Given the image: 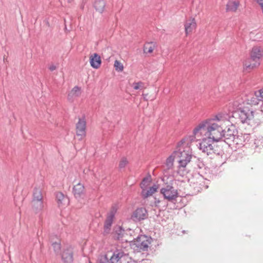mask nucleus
<instances>
[{
	"mask_svg": "<svg viewBox=\"0 0 263 263\" xmlns=\"http://www.w3.org/2000/svg\"><path fill=\"white\" fill-rule=\"evenodd\" d=\"M142 84V82H139L134 84V88L136 90L140 89V85Z\"/></svg>",
	"mask_w": 263,
	"mask_h": 263,
	"instance_id": "nucleus-38",
	"label": "nucleus"
},
{
	"mask_svg": "<svg viewBox=\"0 0 263 263\" xmlns=\"http://www.w3.org/2000/svg\"><path fill=\"white\" fill-rule=\"evenodd\" d=\"M106 6V0H94L93 6L96 11L100 13H102L105 11Z\"/></svg>",
	"mask_w": 263,
	"mask_h": 263,
	"instance_id": "nucleus-17",
	"label": "nucleus"
},
{
	"mask_svg": "<svg viewBox=\"0 0 263 263\" xmlns=\"http://www.w3.org/2000/svg\"><path fill=\"white\" fill-rule=\"evenodd\" d=\"M152 42L148 43L144 46L143 51L145 53H151L154 50V46H152Z\"/></svg>",
	"mask_w": 263,
	"mask_h": 263,
	"instance_id": "nucleus-28",
	"label": "nucleus"
},
{
	"mask_svg": "<svg viewBox=\"0 0 263 263\" xmlns=\"http://www.w3.org/2000/svg\"><path fill=\"white\" fill-rule=\"evenodd\" d=\"M56 200L59 206L68 204L69 200L68 197L65 196L62 192L56 194Z\"/></svg>",
	"mask_w": 263,
	"mask_h": 263,
	"instance_id": "nucleus-20",
	"label": "nucleus"
},
{
	"mask_svg": "<svg viewBox=\"0 0 263 263\" xmlns=\"http://www.w3.org/2000/svg\"><path fill=\"white\" fill-rule=\"evenodd\" d=\"M80 90L81 88L78 86H76L69 92L70 93V95H73L74 97H79L81 93Z\"/></svg>",
	"mask_w": 263,
	"mask_h": 263,
	"instance_id": "nucleus-29",
	"label": "nucleus"
},
{
	"mask_svg": "<svg viewBox=\"0 0 263 263\" xmlns=\"http://www.w3.org/2000/svg\"><path fill=\"white\" fill-rule=\"evenodd\" d=\"M151 181V176H149L148 177H144L141 182V184L144 185L145 184L148 182Z\"/></svg>",
	"mask_w": 263,
	"mask_h": 263,
	"instance_id": "nucleus-34",
	"label": "nucleus"
},
{
	"mask_svg": "<svg viewBox=\"0 0 263 263\" xmlns=\"http://www.w3.org/2000/svg\"><path fill=\"white\" fill-rule=\"evenodd\" d=\"M216 119L219 120L217 116H216L215 118L202 121L194 129L193 134L196 135L199 132L202 134V132L206 131L205 133H208L209 137H211V139L215 141H220L223 128L215 122Z\"/></svg>",
	"mask_w": 263,
	"mask_h": 263,
	"instance_id": "nucleus-1",
	"label": "nucleus"
},
{
	"mask_svg": "<svg viewBox=\"0 0 263 263\" xmlns=\"http://www.w3.org/2000/svg\"><path fill=\"white\" fill-rule=\"evenodd\" d=\"M237 133V130L233 124L227 126L223 128L221 139L220 141L224 142L227 144L230 145L234 141Z\"/></svg>",
	"mask_w": 263,
	"mask_h": 263,
	"instance_id": "nucleus-5",
	"label": "nucleus"
},
{
	"mask_svg": "<svg viewBox=\"0 0 263 263\" xmlns=\"http://www.w3.org/2000/svg\"><path fill=\"white\" fill-rule=\"evenodd\" d=\"M66 1L68 3H71L73 1V0H66Z\"/></svg>",
	"mask_w": 263,
	"mask_h": 263,
	"instance_id": "nucleus-43",
	"label": "nucleus"
},
{
	"mask_svg": "<svg viewBox=\"0 0 263 263\" xmlns=\"http://www.w3.org/2000/svg\"><path fill=\"white\" fill-rule=\"evenodd\" d=\"M148 217V213L144 207L138 208L131 215V219L135 222H140L146 219Z\"/></svg>",
	"mask_w": 263,
	"mask_h": 263,
	"instance_id": "nucleus-8",
	"label": "nucleus"
},
{
	"mask_svg": "<svg viewBox=\"0 0 263 263\" xmlns=\"http://www.w3.org/2000/svg\"><path fill=\"white\" fill-rule=\"evenodd\" d=\"M124 230L121 226H117L114 229V233H115V238L117 240H120L123 236Z\"/></svg>",
	"mask_w": 263,
	"mask_h": 263,
	"instance_id": "nucleus-26",
	"label": "nucleus"
},
{
	"mask_svg": "<svg viewBox=\"0 0 263 263\" xmlns=\"http://www.w3.org/2000/svg\"><path fill=\"white\" fill-rule=\"evenodd\" d=\"M52 236L50 237V241L51 242V245L53 248V251L55 254H58L60 253L61 249V244L60 239L58 238L57 236L56 240L53 241L52 240Z\"/></svg>",
	"mask_w": 263,
	"mask_h": 263,
	"instance_id": "nucleus-22",
	"label": "nucleus"
},
{
	"mask_svg": "<svg viewBox=\"0 0 263 263\" xmlns=\"http://www.w3.org/2000/svg\"><path fill=\"white\" fill-rule=\"evenodd\" d=\"M259 65L260 61H258L257 60L253 61V60L251 59V58H249L243 62V70L247 72H249L254 68L259 66Z\"/></svg>",
	"mask_w": 263,
	"mask_h": 263,
	"instance_id": "nucleus-12",
	"label": "nucleus"
},
{
	"mask_svg": "<svg viewBox=\"0 0 263 263\" xmlns=\"http://www.w3.org/2000/svg\"><path fill=\"white\" fill-rule=\"evenodd\" d=\"M76 126L77 136L81 137H85L86 136V122L84 116L82 118H79V121Z\"/></svg>",
	"mask_w": 263,
	"mask_h": 263,
	"instance_id": "nucleus-10",
	"label": "nucleus"
},
{
	"mask_svg": "<svg viewBox=\"0 0 263 263\" xmlns=\"http://www.w3.org/2000/svg\"><path fill=\"white\" fill-rule=\"evenodd\" d=\"M108 255H105L100 260V263H121L122 258L125 256V254L122 250H116L114 252L110 258Z\"/></svg>",
	"mask_w": 263,
	"mask_h": 263,
	"instance_id": "nucleus-7",
	"label": "nucleus"
},
{
	"mask_svg": "<svg viewBox=\"0 0 263 263\" xmlns=\"http://www.w3.org/2000/svg\"><path fill=\"white\" fill-rule=\"evenodd\" d=\"M263 57V53L261 49L258 47H254L251 51L250 57L253 61L257 60L259 61L260 59Z\"/></svg>",
	"mask_w": 263,
	"mask_h": 263,
	"instance_id": "nucleus-18",
	"label": "nucleus"
},
{
	"mask_svg": "<svg viewBox=\"0 0 263 263\" xmlns=\"http://www.w3.org/2000/svg\"><path fill=\"white\" fill-rule=\"evenodd\" d=\"M61 257L64 263H72L73 257L72 250L69 248L64 250Z\"/></svg>",
	"mask_w": 263,
	"mask_h": 263,
	"instance_id": "nucleus-15",
	"label": "nucleus"
},
{
	"mask_svg": "<svg viewBox=\"0 0 263 263\" xmlns=\"http://www.w3.org/2000/svg\"><path fill=\"white\" fill-rule=\"evenodd\" d=\"M31 203L32 209L35 213H38L42 210L43 208V200H32Z\"/></svg>",
	"mask_w": 263,
	"mask_h": 263,
	"instance_id": "nucleus-25",
	"label": "nucleus"
},
{
	"mask_svg": "<svg viewBox=\"0 0 263 263\" xmlns=\"http://www.w3.org/2000/svg\"><path fill=\"white\" fill-rule=\"evenodd\" d=\"M239 5L240 3L238 1L229 0L226 5V12H236Z\"/></svg>",
	"mask_w": 263,
	"mask_h": 263,
	"instance_id": "nucleus-19",
	"label": "nucleus"
},
{
	"mask_svg": "<svg viewBox=\"0 0 263 263\" xmlns=\"http://www.w3.org/2000/svg\"><path fill=\"white\" fill-rule=\"evenodd\" d=\"M89 63L93 68L98 69L102 63L100 56L97 53L91 55L89 58Z\"/></svg>",
	"mask_w": 263,
	"mask_h": 263,
	"instance_id": "nucleus-14",
	"label": "nucleus"
},
{
	"mask_svg": "<svg viewBox=\"0 0 263 263\" xmlns=\"http://www.w3.org/2000/svg\"><path fill=\"white\" fill-rule=\"evenodd\" d=\"M148 261L147 259H143L141 262V263H147V262Z\"/></svg>",
	"mask_w": 263,
	"mask_h": 263,
	"instance_id": "nucleus-42",
	"label": "nucleus"
},
{
	"mask_svg": "<svg viewBox=\"0 0 263 263\" xmlns=\"http://www.w3.org/2000/svg\"><path fill=\"white\" fill-rule=\"evenodd\" d=\"M72 193L74 197L77 199H83L85 196L84 186L80 183L73 186Z\"/></svg>",
	"mask_w": 263,
	"mask_h": 263,
	"instance_id": "nucleus-11",
	"label": "nucleus"
},
{
	"mask_svg": "<svg viewBox=\"0 0 263 263\" xmlns=\"http://www.w3.org/2000/svg\"><path fill=\"white\" fill-rule=\"evenodd\" d=\"M152 238L145 235H139L135 239L129 242L130 246L134 249L147 251L148 246L151 244Z\"/></svg>",
	"mask_w": 263,
	"mask_h": 263,
	"instance_id": "nucleus-3",
	"label": "nucleus"
},
{
	"mask_svg": "<svg viewBox=\"0 0 263 263\" xmlns=\"http://www.w3.org/2000/svg\"><path fill=\"white\" fill-rule=\"evenodd\" d=\"M73 97H74V96L73 95H70V93L69 92L68 95L67 99L69 101L72 102V101H73Z\"/></svg>",
	"mask_w": 263,
	"mask_h": 263,
	"instance_id": "nucleus-39",
	"label": "nucleus"
},
{
	"mask_svg": "<svg viewBox=\"0 0 263 263\" xmlns=\"http://www.w3.org/2000/svg\"><path fill=\"white\" fill-rule=\"evenodd\" d=\"M218 142L220 141H214L213 147H212L210 152H209L210 155H215L216 156H222L223 153L222 146L218 144Z\"/></svg>",
	"mask_w": 263,
	"mask_h": 263,
	"instance_id": "nucleus-16",
	"label": "nucleus"
},
{
	"mask_svg": "<svg viewBox=\"0 0 263 263\" xmlns=\"http://www.w3.org/2000/svg\"><path fill=\"white\" fill-rule=\"evenodd\" d=\"M114 67L116 70L118 71H122L123 70V64L118 60H116L114 63Z\"/></svg>",
	"mask_w": 263,
	"mask_h": 263,
	"instance_id": "nucleus-32",
	"label": "nucleus"
},
{
	"mask_svg": "<svg viewBox=\"0 0 263 263\" xmlns=\"http://www.w3.org/2000/svg\"><path fill=\"white\" fill-rule=\"evenodd\" d=\"M160 192L163 195L164 199L173 203L176 202L177 198L179 196L177 190L171 184H166L160 189Z\"/></svg>",
	"mask_w": 263,
	"mask_h": 263,
	"instance_id": "nucleus-6",
	"label": "nucleus"
},
{
	"mask_svg": "<svg viewBox=\"0 0 263 263\" xmlns=\"http://www.w3.org/2000/svg\"><path fill=\"white\" fill-rule=\"evenodd\" d=\"M196 22L194 18L192 20L187 21L185 24L184 25L185 31L186 34L190 33L192 31L193 29L196 27Z\"/></svg>",
	"mask_w": 263,
	"mask_h": 263,
	"instance_id": "nucleus-24",
	"label": "nucleus"
},
{
	"mask_svg": "<svg viewBox=\"0 0 263 263\" xmlns=\"http://www.w3.org/2000/svg\"><path fill=\"white\" fill-rule=\"evenodd\" d=\"M233 117L242 123H248L254 117V111L248 107H239L233 112Z\"/></svg>",
	"mask_w": 263,
	"mask_h": 263,
	"instance_id": "nucleus-4",
	"label": "nucleus"
},
{
	"mask_svg": "<svg viewBox=\"0 0 263 263\" xmlns=\"http://www.w3.org/2000/svg\"><path fill=\"white\" fill-rule=\"evenodd\" d=\"M258 94L256 93V91L253 93L251 94L248 96L246 99V102L248 104L251 105H257L261 103V105H263V101L261 98H259Z\"/></svg>",
	"mask_w": 263,
	"mask_h": 263,
	"instance_id": "nucleus-13",
	"label": "nucleus"
},
{
	"mask_svg": "<svg viewBox=\"0 0 263 263\" xmlns=\"http://www.w3.org/2000/svg\"><path fill=\"white\" fill-rule=\"evenodd\" d=\"M159 188V185L154 184L152 186L150 187L146 191H143L142 195L143 198H146L153 195V193L156 192Z\"/></svg>",
	"mask_w": 263,
	"mask_h": 263,
	"instance_id": "nucleus-23",
	"label": "nucleus"
},
{
	"mask_svg": "<svg viewBox=\"0 0 263 263\" xmlns=\"http://www.w3.org/2000/svg\"><path fill=\"white\" fill-rule=\"evenodd\" d=\"M128 163V161L127 158L125 157H123L121 158V160L119 162V168L120 169H122L124 168L126 165Z\"/></svg>",
	"mask_w": 263,
	"mask_h": 263,
	"instance_id": "nucleus-30",
	"label": "nucleus"
},
{
	"mask_svg": "<svg viewBox=\"0 0 263 263\" xmlns=\"http://www.w3.org/2000/svg\"><path fill=\"white\" fill-rule=\"evenodd\" d=\"M177 157L182 158L178 161L179 162L178 167L179 168L178 173L181 176H183L185 175L184 168L187 164L190 162L193 156L192 155L186 153L184 151L182 152L180 149L178 151H175L171 155L166 159V165L168 170L172 168L174 159Z\"/></svg>",
	"mask_w": 263,
	"mask_h": 263,
	"instance_id": "nucleus-2",
	"label": "nucleus"
},
{
	"mask_svg": "<svg viewBox=\"0 0 263 263\" xmlns=\"http://www.w3.org/2000/svg\"><path fill=\"white\" fill-rule=\"evenodd\" d=\"M215 141L211 138V137L204 138L199 143L198 148L202 151V152L206 153L207 155H209V152H210L213 144Z\"/></svg>",
	"mask_w": 263,
	"mask_h": 263,
	"instance_id": "nucleus-9",
	"label": "nucleus"
},
{
	"mask_svg": "<svg viewBox=\"0 0 263 263\" xmlns=\"http://www.w3.org/2000/svg\"><path fill=\"white\" fill-rule=\"evenodd\" d=\"M32 200H43V195L40 189L36 187L34 189Z\"/></svg>",
	"mask_w": 263,
	"mask_h": 263,
	"instance_id": "nucleus-27",
	"label": "nucleus"
},
{
	"mask_svg": "<svg viewBox=\"0 0 263 263\" xmlns=\"http://www.w3.org/2000/svg\"><path fill=\"white\" fill-rule=\"evenodd\" d=\"M256 2L261 7L263 13V0H253Z\"/></svg>",
	"mask_w": 263,
	"mask_h": 263,
	"instance_id": "nucleus-37",
	"label": "nucleus"
},
{
	"mask_svg": "<svg viewBox=\"0 0 263 263\" xmlns=\"http://www.w3.org/2000/svg\"><path fill=\"white\" fill-rule=\"evenodd\" d=\"M254 145L255 148H261V147H263V141L262 139H255Z\"/></svg>",
	"mask_w": 263,
	"mask_h": 263,
	"instance_id": "nucleus-33",
	"label": "nucleus"
},
{
	"mask_svg": "<svg viewBox=\"0 0 263 263\" xmlns=\"http://www.w3.org/2000/svg\"><path fill=\"white\" fill-rule=\"evenodd\" d=\"M117 210L118 208L117 205L115 204L112 205L111 210L107 216L114 218L115 214L117 213Z\"/></svg>",
	"mask_w": 263,
	"mask_h": 263,
	"instance_id": "nucleus-31",
	"label": "nucleus"
},
{
	"mask_svg": "<svg viewBox=\"0 0 263 263\" xmlns=\"http://www.w3.org/2000/svg\"><path fill=\"white\" fill-rule=\"evenodd\" d=\"M154 199H155V201H154V204H155V206L156 207H157V208H159L160 206V205H159V204L162 201L161 200H160L159 199L157 198L156 197H154Z\"/></svg>",
	"mask_w": 263,
	"mask_h": 263,
	"instance_id": "nucleus-36",
	"label": "nucleus"
},
{
	"mask_svg": "<svg viewBox=\"0 0 263 263\" xmlns=\"http://www.w3.org/2000/svg\"><path fill=\"white\" fill-rule=\"evenodd\" d=\"M185 142L184 139H182L180 142L178 143V146H180L181 145H182L183 143Z\"/></svg>",
	"mask_w": 263,
	"mask_h": 263,
	"instance_id": "nucleus-41",
	"label": "nucleus"
},
{
	"mask_svg": "<svg viewBox=\"0 0 263 263\" xmlns=\"http://www.w3.org/2000/svg\"><path fill=\"white\" fill-rule=\"evenodd\" d=\"M56 68H57V67H56L55 65H51V66L49 67V70H50V71H53V70H55V69H56Z\"/></svg>",
	"mask_w": 263,
	"mask_h": 263,
	"instance_id": "nucleus-40",
	"label": "nucleus"
},
{
	"mask_svg": "<svg viewBox=\"0 0 263 263\" xmlns=\"http://www.w3.org/2000/svg\"><path fill=\"white\" fill-rule=\"evenodd\" d=\"M114 218L107 216L104 224V235L108 234L110 233L111 227L113 222Z\"/></svg>",
	"mask_w": 263,
	"mask_h": 263,
	"instance_id": "nucleus-21",
	"label": "nucleus"
},
{
	"mask_svg": "<svg viewBox=\"0 0 263 263\" xmlns=\"http://www.w3.org/2000/svg\"><path fill=\"white\" fill-rule=\"evenodd\" d=\"M256 93L258 94L257 96H258L259 98H261V99L263 101V88L259 90L256 91Z\"/></svg>",
	"mask_w": 263,
	"mask_h": 263,
	"instance_id": "nucleus-35",
	"label": "nucleus"
}]
</instances>
